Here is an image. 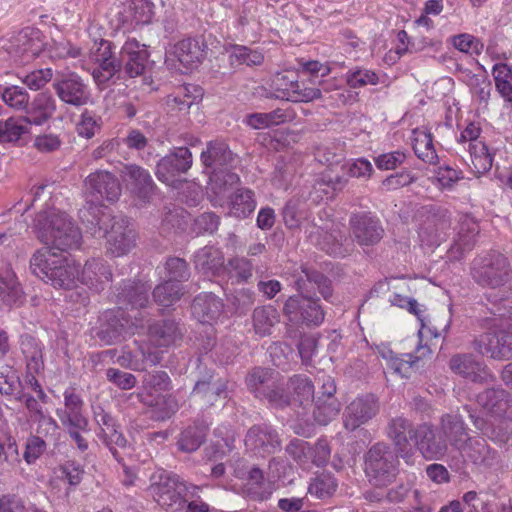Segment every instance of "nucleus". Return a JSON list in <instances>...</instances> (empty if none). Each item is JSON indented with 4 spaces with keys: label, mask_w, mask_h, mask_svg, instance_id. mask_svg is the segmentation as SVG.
Listing matches in <instances>:
<instances>
[{
    "label": "nucleus",
    "mask_w": 512,
    "mask_h": 512,
    "mask_svg": "<svg viewBox=\"0 0 512 512\" xmlns=\"http://www.w3.org/2000/svg\"><path fill=\"white\" fill-rule=\"evenodd\" d=\"M477 402L488 413L512 418V395L503 389H488L477 396Z\"/></svg>",
    "instance_id": "nucleus-22"
},
{
    "label": "nucleus",
    "mask_w": 512,
    "mask_h": 512,
    "mask_svg": "<svg viewBox=\"0 0 512 512\" xmlns=\"http://www.w3.org/2000/svg\"><path fill=\"white\" fill-rule=\"evenodd\" d=\"M166 280L164 282H172L180 284L189 278L187 263L180 258H170L165 264Z\"/></svg>",
    "instance_id": "nucleus-54"
},
{
    "label": "nucleus",
    "mask_w": 512,
    "mask_h": 512,
    "mask_svg": "<svg viewBox=\"0 0 512 512\" xmlns=\"http://www.w3.org/2000/svg\"><path fill=\"white\" fill-rule=\"evenodd\" d=\"M111 276V271L103 260L93 258L88 260L80 270L79 283L99 290L104 283L110 281Z\"/></svg>",
    "instance_id": "nucleus-33"
},
{
    "label": "nucleus",
    "mask_w": 512,
    "mask_h": 512,
    "mask_svg": "<svg viewBox=\"0 0 512 512\" xmlns=\"http://www.w3.org/2000/svg\"><path fill=\"white\" fill-rule=\"evenodd\" d=\"M235 434L228 425H220L214 430L212 442L213 457L218 458L230 452L234 447Z\"/></svg>",
    "instance_id": "nucleus-46"
},
{
    "label": "nucleus",
    "mask_w": 512,
    "mask_h": 512,
    "mask_svg": "<svg viewBox=\"0 0 512 512\" xmlns=\"http://www.w3.org/2000/svg\"><path fill=\"white\" fill-rule=\"evenodd\" d=\"M350 223L355 239L362 246L374 245L383 236L380 221L370 214L354 215Z\"/></svg>",
    "instance_id": "nucleus-19"
},
{
    "label": "nucleus",
    "mask_w": 512,
    "mask_h": 512,
    "mask_svg": "<svg viewBox=\"0 0 512 512\" xmlns=\"http://www.w3.org/2000/svg\"><path fill=\"white\" fill-rule=\"evenodd\" d=\"M123 178L127 185L140 197L146 198L153 189V180L148 171L137 166H125L122 171Z\"/></svg>",
    "instance_id": "nucleus-34"
},
{
    "label": "nucleus",
    "mask_w": 512,
    "mask_h": 512,
    "mask_svg": "<svg viewBox=\"0 0 512 512\" xmlns=\"http://www.w3.org/2000/svg\"><path fill=\"white\" fill-rule=\"evenodd\" d=\"M0 298L8 304H15L23 298L22 287L11 266L0 263Z\"/></svg>",
    "instance_id": "nucleus-32"
},
{
    "label": "nucleus",
    "mask_w": 512,
    "mask_h": 512,
    "mask_svg": "<svg viewBox=\"0 0 512 512\" xmlns=\"http://www.w3.org/2000/svg\"><path fill=\"white\" fill-rule=\"evenodd\" d=\"M448 225L445 221H440L437 224H427L421 228L419 236L422 242L427 245H439L446 239Z\"/></svg>",
    "instance_id": "nucleus-55"
},
{
    "label": "nucleus",
    "mask_w": 512,
    "mask_h": 512,
    "mask_svg": "<svg viewBox=\"0 0 512 512\" xmlns=\"http://www.w3.org/2000/svg\"><path fill=\"white\" fill-rule=\"evenodd\" d=\"M0 96L9 107L15 110H27L29 104V94L20 86H0Z\"/></svg>",
    "instance_id": "nucleus-51"
},
{
    "label": "nucleus",
    "mask_w": 512,
    "mask_h": 512,
    "mask_svg": "<svg viewBox=\"0 0 512 512\" xmlns=\"http://www.w3.org/2000/svg\"><path fill=\"white\" fill-rule=\"evenodd\" d=\"M222 312V300L212 293L200 294L192 303V314L201 323H214Z\"/></svg>",
    "instance_id": "nucleus-28"
},
{
    "label": "nucleus",
    "mask_w": 512,
    "mask_h": 512,
    "mask_svg": "<svg viewBox=\"0 0 512 512\" xmlns=\"http://www.w3.org/2000/svg\"><path fill=\"white\" fill-rule=\"evenodd\" d=\"M204 44L198 39H183L166 51V63L176 67L178 62L185 69L197 67L205 58Z\"/></svg>",
    "instance_id": "nucleus-12"
},
{
    "label": "nucleus",
    "mask_w": 512,
    "mask_h": 512,
    "mask_svg": "<svg viewBox=\"0 0 512 512\" xmlns=\"http://www.w3.org/2000/svg\"><path fill=\"white\" fill-rule=\"evenodd\" d=\"M62 145L60 136L53 132H44L34 137L32 146L42 154L53 153Z\"/></svg>",
    "instance_id": "nucleus-56"
},
{
    "label": "nucleus",
    "mask_w": 512,
    "mask_h": 512,
    "mask_svg": "<svg viewBox=\"0 0 512 512\" xmlns=\"http://www.w3.org/2000/svg\"><path fill=\"white\" fill-rule=\"evenodd\" d=\"M279 322V314L273 306L258 307L253 312V326L256 334L267 336L276 323Z\"/></svg>",
    "instance_id": "nucleus-43"
},
{
    "label": "nucleus",
    "mask_w": 512,
    "mask_h": 512,
    "mask_svg": "<svg viewBox=\"0 0 512 512\" xmlns=\"http://www.w3.org/2000/svg\"><path fill=\"white\" fill-rule=\"evenodd\" d=\"M201 161L206 167L213 169L209 177V190L213 195L225 196L228 186H235L239 182V176L228 169L233 155L225 143L210 142L201 153Z\"/></svg>",
    "instance_id": "nucleus-5"
},
{
    "label": "nucleus",
    "mask_w": 512,
    "mask_h": 512,
    "mask_svg": "<svg viewBox=\"0 0 512 512\" xmlns=\"http://www.w3.org/2000/svg\"><path fill=\"white\" fill-rule=\"evenodd\" d=\"M40 36L38 29L26 27L11 38L8 50L16 56L34 58L42 51L43 43Z\"/></svg>",
    "instance_id": "nucleus-20"
},
{
    "label": "nucleus",
    "mask_w": 512,
    "mask_h": 512,
    "mask_svg": "<svg viewBox=\"0 0 512 512\" xmlns=\"http://www.w3.org/2000/svg\"><path fill=\"white\" fill-rule=\"evenodd\" d=\"M339 411L340 404L335 397H330L329 401L318 397L314 417L319 424L326 425L338 415Z\"/></svg>",
    "instance_id": "nucleus-52"
},
{
    "label": "nucleus",
    "mask_w": 512,
    "mask_h": 512,
    "mask_svg": "<svg viewBox=\"0 0 512 512\" xmlns=\"http://www.w3.org/2000/svg\"><path fill=\"white\" fill-rule=\"evenodd\" d=\"M244 443L248 450L263 456L275 452L280 447L278 434L266 424L250 428Z\"/></svg>",
    "instance_id": "nucleus-17"
},
{
    "label": "nucleus",
    "mask_w": 512,
    "mask_h": 512,
    "mask_svg": "<svg viewBox=\"0 0 512 512\" xmlns=\"http://www.w3.org/2000/svg\"><path fill=\"white\" fill-rule=\"evenodd\" d=\"M64 408H58L56 414L67 428L87 430L88 420L83 415L84 402L74 388L64 391Z\"/></svg>",
    "instance_id": "nucleus-16"
},
{
    "label": "nucleus",
    "mask_w": 512,
    "mask_h": 512,
    "mask_svg": "<svg viewBox=\"0 0 512 512\" xmlns=\"http://www.w3.org/2000/svg\"><path fill=\"white\" fill-rule=\"evenodd\" d=\"M34 226L39 240L52 250L66 251L80 245L81 233L65 212L55 208L41 211Z\"/></svg>",
    "instance_id": "nucleus-3"
},
{
    "label": "nucleus",
    "mask_w": 512,
    "mask_h": 512,
    "mask_svg": "<svg viewBox=\"0 0 512 512\" xmlns=\"http://www.w3.org/2000/svg\"><path fill=\"white\" fill-rule=\"evenodd\" d=\"M31 125L26 116L10 117L2 121V143L17 142L30 132Z\"/></svg>",
    "instance_id": "nucleus-44"
},
{
    "label": "nucleus",
    "mask_w": 512,
    "mask_h": 512,
    "mask_svg": "<svg viewBox=\"0 0 512 512\" xmlns=\"http://www.w3.org/2000/svg\"><path fill=\"white\" fill-rule=\"evenodd\" d=\"M388 436L394 442L400 456L405 459L407 463H411V446L409 439L415 440V430L412 424L402 417H397L391 420L388 426Z\"/></svg>",
    "instance_id": "nucleus-23"
},
{
    "label": "nucleus",
    "mask_w": 512,
    "mask_h": 512,
    "mask_svg": "<svg viewBox=\"0 0 512 512\" xmlns=\"http://www.w3.org/2000/svg\"><path fill=\"white\" fill-rule=\"evenodd\" d=\"M53 87L58 97L67 104L82 106L89 101L88 88L76 73L58 76L53 83Z\"/></svg>",
    "instance_id": "nucleus-14"
},
{
    "label": "nucleus",
    "mask_w": 512,
    "mask_h": 512,
    "mask_svg": "<svg viewBox=\"0 0 512 512\" xmlns=\"http://www.w3.org/2000/svg\"><path fill=\"white\" fill-rule=\"evenodd\" d=\"M345 80L352 89L367 85H377L382 82L380 76L375 71L363 67L349 70L345 74Z\"/></svg>",
    "instance_id": "nucleus-47"
},
{
    "label": "nucleus",
    "mask_w": 512,
    "mask_h": 512,
    "mask_svg": "<svg viewBox=\"0 0 512 512\" xmlns=\"http://www.w3.org/2000/svg\"><path fill=\"white\" fill-rule=\"evenodd\" d=\"M228 192L225 196L214 195L215 204L222 205L225 198H229L230 214L237 218L249 216L256 208L254 194L248 189H237L233 194L231 190L234 186H228Z\"/></svg>",
    "instance_id": "nucleus-27"
},
{
    "label": "nucleus",
    "mask_w": 512,
    "mask_h": 512,
    "mask_svg": "<svg viewBox=\"0 0 512 512\" xmlns=\"http://www.w3.org/2000/svg\"><path fill=\"white\" fill-rule=\"evenodd\" d=\"M139 350L142 354V361L137 359L130 351L123 352L117 358V363L128 369L141 371L145 369L144 363L149 365H156L161 360V353L158 350H151L150 346H140Z\"/></svg>",
    "instance_id": "nucleus-38"
},
{
    "label": "nucleus",
    "mask_w": 512,
    "mask_h": 512,
    "mask_svg": "<svg viewBox=\"0 0 512 512\" xmlns=\"http://www.w3.org/2000/svg\"><path fill=\"white\" fill-rule=\"evenodd\" d=\"M448 441L473 462L485 457L488 447L483 439L468 437L464 422L458 415L442 418L440 430L421 425L415 430V444L426 459H441L447 452Z\"/></svg>",
    "instance_id": "nucleus-1"
},
{
    "label": "nucleus",
    "mask_w": 512,
    "mask_h": 512,
    "mask_svg": "<svg viewBox=\"0 0 512 512\" xmlns=\"http://www.w3.org/2000/svg\"><path fill=\"white\" fill-rule=\"evenodd\" d=\"M246 491L255 500H264L267 498L264 490V477L260 469L254 467L250 470Z\"/></svg>",
    "instance_id": "nucleus-58"
},
{
    "label": "nucleus",
    "mask_w": 512,
    "mask_h": 512,
    "mask_svg": "<svg viewBox=\"0 0 512 512\" xmlns=\"http://www.w3.org/2000/svg\"><path fill=\"white\" fill-rule=\"evenodd\" d=\"M461 172L450 167L440 166L432 179V182L442 189L451 188L459 179H461Z\"/></svg>",
    "instance_id": "nucleus-62"
},
{
    "label": "nucleus",
    "mask_w": 512,
    "mask_h": 512,
    "mask_svg": "<svg viewBox=\"0 0 512 512\" xmlns=\"http://www.w3.org/2000/svg\"><path fill=\"white\" fill-rule=\"evenodd\" d=\"M286 451L288 454L297 461L300 465H305L310 461L312 455V447L310 444L303 440H293L287 446Z\"/></svg>",
    "instance_id": "nucleus-63"
},
{
    "label": "nucleus",
    "mask_w": 512,
    "mask_h": 512,
    "mask_svg": "<svg viewBox=\"0 0 512 512\" xmlns=\"http://www.w3.org/2000/svg\"><path fill=\"white\" fill-rule=\"evenodd\" d=\"M97 65L98 66L92 71V76L98 85L105 84L109 81L120 68V63L115 57L100 62Z\"/></svg>",
    "instance_id": "nucleus-59"
},
{
    "label": "nucleus",
    "mask_w": 512,
    "mask_h": 512,
    "mask_svg": "<svg viewBox=\"0 0 512 512\" xmlns=\"http://www.w3.org/2000/svg\"><path fill=\"white\" fill-rule=\"evenodd\" d=\"M322 90L314 87H305L298 81H290L289 88L284 92L288 101L292 102H310L321 97Z\"/></svg>",
    "instance_id": "nucleus-50"
},
{
    "label": "nucleus",
    "mask_w": 512,
    "mask_h": 512,
    "mask_svg": "<svg viewBox=\"0 0 512 512\" xmlns=\"http://www.w3.org/2000/svg\"><path fill=\"white\" fill-rule=\"evenodd\" d=\"M431 350L426 345H418L415 355L404 354L402 357H398L392 351H387L382 354L383 358L387 361V365L395 373L402 377H408L409 371L415 365V363L425 357L430 356Z\"/></svg>",
    "instance_id": "nucleus-31"
},
{
    "label": "nucleus",
    "mask_w": 512,
    "mask_h": 512,
    "mask_svg": "<svg viewBox=\"0 0 512 512\" xmlns=\"http://www.w3.org/2000/svg\"><path fill=\"white\" fill-rule=\"evenodd\" d=\"M412 146L416 156L423 162L435 165L438 162L432 134L425 128L413 130Z\"/></svg>",
    "instance_id": "nucleus-35"
},
{
    "label": "nucleus",
    "mask_w": 512,
    "mask_h": 512,
    "mask_svg": "<svg viewBox=\"0 0 512 512\" xmlns=\"http://www.w3.org/2000/svg\"><path fill=\"white\" fill-rule=\"evenodd\" d=\"M397 456L383 443L370 448L365 461V473L374 486L385 487L397 475Z\"/></svg>",
    "instance_id": "nucleus-9"
},
{
    "label": "nucleus",
    "mask_w": 512,
    "mask_h": 512,
    "mask_svg": "<svg viewBox=\"0 0 512 512\" xmlns=\"http://www.w3.org/2000/svg\"><path fill=\"white\" fill-rule=\"evenodd\" d=\"M178 336V327L173 321H163L149 327V339L157 347L169 346Z\"/></svg>",
    "instance_id": "nucleus-42"
},
{
    "label": "nucleus",
    "mask_w": 512,
    "mask_h": 512,
    "mask_svg": "<svg viewBox=\"0 0 512 512\" xmlns=\"http://www.w3.org/2000/svg\"><path fill=\"white\" fill-rule=\"evenodd\" d=\"M31 272L56 289L71 290L78 287L79 265L61 252L49 247L37 250L30 259Z\"/></svg>",
    "instance_id": "nucleus-2"
},
{
    "label": "nucleus",
    "mask_w": 512,
    "mask_h": 512,
    "mask_svg": "<svg viewBox=\"0 0 512 512\" xmlns=\"http://www.w3.org/2000/svg\"><path fill=\"white\" fill-rule=\"evenodd\" d=\"M56 100L49 92L38 93L28 104L26 117L32 125L41 126L56 112Z\"/></svg>",
    "instance_id": "nucleus-29"
},
{
    "label": "nucleus",
    "mask_w": 512,
    "mask_h": 512,
    "mask_svg": "<svg viewBox=\"0 0 512 512\" xmlns=\"http://www.w3.org/2000/svg\"><path fill=\"white\" fill-rule=\"evenodd\" d=\"M170 388V379L166 372L148 374L143 379L138 397L142 403L153 408L152 417L156 420L170 418L178 409L174 398L164 393Z\"/></svg>",
    "instance_id": "nucleus-8"
},
{
    "label": "nucleus",
    "mask_w": 512,
    "mask_h": 512,
    "mask_svg": "<svg viewBox=\"0 0 512 512\" xmlns=\"http://www.w3.org/2000/svg\"><path fill=\"white\" fill-rule=\"evenodd\" d=\"M337 486V481L332 474L321 473L311 480L308 493L318 499H326L335 493Z\"/></svg>",
    "instance_id": "nucleus-45"
},
{
    "label": "nucleus",
    "mask_w": 512,
    "mask_h": 512,
    "mask_svg": "<svg viewBox=\"0 0 512 512\" xmlns=\"http://www.w3.org/2000/svg\"><path fill=\"white\" fill-rule=\"evenodd\" d=\"M379 411V404L373 395H364L352 400L343 414L344 427L354 431L368 423Z\"/></svg>",
    "instance_id": "nucleus-13"
},
{
    "label": "nucleus",
    "mask_w": 512,
    "mask_h": 512,
    "mask_svg": "<svg viewBox=\"0 0 512 512\" xmlns=\"http://www.w3.org/2000/svg\"><path fill=\"white\" fill-rule=\"evenodd\" d=\"M193 393L194 395H202L210 404H213L216 397H227L226 385L222 382L211 383L199 381L196 383Z\"/></svg>",
    "instance_id": "nucleus-57"
},
{
    "label": "nucleus",
    "mask_w": 512,
    "mask_h": 512,
    "mask_svg": "<svg viewBox=\"0 0 512 512\" xmlns=\"http://www.w3.org/2000/svg\"><path fill=\"white\" fill-rule=\"evenodd\" d=\"M150 287L144 283H133L125 287L121 296L132 308H143L148 302Z\"/></svg>",
    "instance_id": "nucleus-53"
},
{
    "label": "nucleus",
    "mask_w": 512,
    "mask_h": 512,
    "mask_svg": "<svg viewBox=\"0 0 512 512\" xmlns=\"http://www.w3.org/2000/svg\"><path fill=\"white\" fill-rule=\"evenodd\" d=\"M294 117L292 111L277 108L267 113H251L246 115L243 123L255 130L272 128L291 121Z\"/></svg>",
    "instance_id": "nucleus-30"
},
{
    "label": "nucleus",
    "mask_w": 512,
    "mask_h": 512,
    "mask_svg": "<svg viewBox=\"0 0 512 512\" xmlns=\"http://www.w3.org/2000/svg\"><path fill=\"white\" fill-rule=\"evenodd\" d=\"M224 265V257L218 248L209 246L195 254V267L205 275L216 274Z\"/></svg>",
    "instance_id": "nucleus-37"
},
{
    "label": "nucleus",
    "mask_w": 512,
    "mask_h": 512,
    "mask_svg": "<svg viewBox=\"0 0 512 512\" xmlns=\"http://www.w3.org/2000/svg\"><path fill=\"white\" fill-rule=\"evenodd\" d=\"M86 227L93 230L95 235L105 237L107 251L113 256H123L135 246L134 228L124 217H111L110 213H102L94 225Z\"/></svg>",
    "instance_id": "nucleus-7"
},
{
    "label": "nucleus",
    "mask_w": 512,
    "mask_h": 512,
    "mask_svg": "<svg viewBox=\"0 0 512 512\" xmlns=\"http://www.w3.org/2000/svg\"><path fill=\"white\" fill-rule=\"evenodd\" d=\"M478 232L479 226L475 219L468 215L462 216L459 221V229L452 249L460 254L472 249L476 242Z\"/></svg>",
    "instance_id": "nucleus-36"
},
{
    "label": "nucleus",
    "mask_w": 512,
    "mask_h": 512,
    "mask_svg": "<svg viewBox=\"0 0 512 512\" xmlns=\"http://www.w3.org/2000/svg\"><path fill=\"white\" fill-rule=\"evenodd\" d=\"M198 486L187 485L180 478L164 470L154 473L151 477L149 492L153 499L166 510L173 512L185 507L188 496H194Z\"/></svg>",
    "instance_id": "nucleus-6"
},
{
    "label": "nucleus",
    "mask_w": 512,
    "mask_h": 512,
    "mask_svg": "<svg viewBox=\"0 0 512 512\" xmlns=\"http://www.w3.org/2000/svg\"><path fill=\"white\" fill-rule=\"evenodd\" d=\"M289 395H282L280 391H272L269 395L271 402L278 406L290 404L292 401L303 405L309 402L314 396V386L305 376H294L288 384Z\"/></svg>",
    "instance_id": "nucleus-18"
},
{
    "label": "nucleus",
    "mask_w": 512,
    "mask_h": 512,
    "mask_svg": "<svg viewBox=\"0 0 512 512\" xmlns=\"http://www.w3.org/2000/svg\"><path fill=\"white\" fill-rule=\"evenodd\" d=\"M206 435L204 425H194L185 429L178 440V446L182 451L193 452L202 444Z\"/></svg>",
    "instance_id": "nucleus-49"
},
{
    "label": "nucleus",
    "mask_w": 512,
    "mask_h": 512,
    "mask_svg": "<svg viewBox=\"0 0 512 512\" xmlns=\"http://www.w3.org/2000/svg\"><path fill=\"white\" fill-rule=\"evenodd\" d=\"M406 153L403 150H396L378 155L375 165L380 170H394L404 163Z\"/></svg>",
    "instance_id": "nucleus-60"
},
{
    "label": "nucleus",
    "mask_w": 512,
    "mask_h": 512,
    "mask_svg": "<svg viewBox=\"0 0 512 512\" xmlns=\"http://www.w3.org/2000/svg\"><path fill=\"white\" fill-rule=\"evenodd\" d=\"M183 294L184 290L181 284L172 282H164L158 285L153 291L155 301L163 307L172 306Z\"/></svg>",
    "instance_id": "nucleus-48"
},
{
    "label": "nucleus",
    "mask_w": 512,
    "mask_h": 512,
    "mask_svg": "<svg viewBox=\"0 0 512 512\" xmlns=\"http://www.w3.org/2000/svg\"><path fill=\"white\" fill-rule=\"evenodd\" d=\"M21 350L26 359L27 376L26 384L37 393V396L45 401L46 394L44 393L41 385L35 378V374L42 371L43 363V345L34 337L30 335L21 336Z\"/></svg>",
    "instance_id": "nucleus-11"
},
{
    "label": "nucleus",
    "mask_w": 512,
    "mask_h": 512,
    "mask_svg": "<svg viewBox=\"0 0 512 512\" xmlns=\"http://www.w3.org/2000/svg\"><path fill=\"white\" fill-rule=\"evenodd\" d=\"M451 370L473 382H487L492 379V375L486 367L478 361H475L470 354L455 355L450 360Z\"/></svg>",
    "instance_id": "nucleus-26"
},
{
    "label": "nucleus",
    "mask_w": 512,
    "mask_h": 512,
    "mask_svg": "<svg viewBox=\"0 0 512 512\" xmlns=\"http://www.w3.org/2000/svg\"><path fill=\"white\" fill-rule=\"evenodd\" d=\"M229 63L233 67L241 65L257 66L261 65L264 60L263 54L244 45H230L227 47Z\"/></svg>",
    "instance_id": "nucleus-39"
},
{
    "label": "nucleus",
    "mask_w": 512,
    "mask_h": 512,
    "mask_svg": "<svg viewBox=\"0 0 512 512\" xmlns=\"http://www.w3.org/2000/svg\"><path fill=\"white\" fill-rule=\"evenodd\" d=\"M193 163L192 153L186 147L175 148L173 152L159 160L156 166V176L159 181L168 186L176 187L178 176L187 172Z\"/></svg>",
    "instance_id": "nucleus-10"
},
{
    "label": "nucleus",
    "mask_w": 512,
    "mask_h": 512,
    "mask_svg": "<svg viewBox=\"0 0 512 512\" xmlns=\"http://www.w3.org/2000/svg\"><path fill=\"white\" fill-rule=\"evenodd\" d=\"M52 76V69L44 68L25 74L20 79L28 88L36 91L44 87L52 79Z\"/></svg>",
    "instance_id": "nucleus-61"
},
{
    "label": "nucleus",
    "mask_w": 512,
    "mask_h": 512,
    "mask_svg": "<svg viewBox=\"0 0 512 512\" xmlns=\"http://www.w3.org/2000/svg\"><path fill=\"white\" fill-rule=\"evenodd\" d=\"M473 278L482 286L496 288L508 281V263L506 258L498 256L492 263L473 268Z\"/></svg>",
    "instance_id": "nucleus-21"
},
{
    "label": "nucleus",
    "mask_w": 512,
    "mask_h": 512,
    "mask_svg": "<svg viewBox=\"0 0 512 512\" xmlns=\"http://www.w3.org/2000/svg\"><path fill=\"white\" fill-rule=\"evenodd\" d=\"M471 158L470 169L476 176L488 172L492 167L493 156L483 141H476L469 144Z\"/></svg>",
    "instance_id": "nucleus-40"
},
{
    "label": "nucleus",
    "mask_w": 512,
    "mask_h": 512,
    "mask_svg": "<svg viewBox=\"0 0 512 512\" xmlns=\"http://www.w3.org/2000/svg\"><path fill=\"white\" fill-rule=\"evenodd\" d=\"M506 338L504 333H485L475 340V349L480 354L493 359H510L512 358V348L507 344Z\"/></svg>",
    "instance_id": "nucleus-24"
},
{
    "label": "nucleus",
    "mask_w": 512,
    "mask_h": 512,
    "mask_svg": "<svg viewBox=\"0 0 512 512\" xmlns=\"http://www.w3.org/2000/svg\"><path fill=\"white\" fill-rule=\"evenodd\" d=\"M284 313L290 320H302L307 324L319 325L324 320L318 301L304 296L289 297L284 305Z\"/></svg>",
    "instance_id": "nucleus-15"
},
{
    "label": "nucleus",
    "mask_w": 512,
    "mask_h": 512,
    "mask_svg": "<svg viewBox=\"0 0 512 512\" xmlns=\"http://www.w3.org/2000/svg\"><path fill=\"white\" fill-rule=\"evenodd\" d=\"M121 187L114 175L107 171L89 174L84 181L83 196L85 205L79 211V217L86 226L94 225L102 213H109L103 207V201H115L119 198Z\"/></svg>",
    "instance_id": "nucleus-4"
},
{
    "label": "nucleus",
    "mask_w": 512,
    "mask_h": 512,
    "mask_svg": "<svg viewBox=\"0 0 512 512\" xmlns=\"http://www.w3.org/2000/svg\"><path fill=\"white\" fill-rule=\"evenodd\" d=\"M107 379L122 390H130L137 383L136 377L128 372L116 368H109L106 371Z\"/></svg>",
    "instance_id": "nucleus-64"
},
{
    "label": "nucleus",
    "mask_w": 512,
    "mask_h": 512,
    "mask_svg": "<svg viewBox=\"0 0 512 512\" xmlns=\"http://www.w3.org/2000/svg\"><path fill=\"white\" fill-rule=\"evenodd\" d=\"M119 315L116 317L114 324H111L105 330H102L101 333L102 339L106 341L107 344H111L119 339L123 334H132L134 333V328H137L139 325L137 323L136 314L128 315V318L124 317V312L118 311Z\"/></svg>",
    "instance_id": "nucleus-41"
},
{
    "label": "nucleus",
    "mask_w": 512,
    "mask_h": 512,
    "mask_svg": "<svg viewBox=\"0 0 512 512\" xmlns=\"http://www.w3.org/2000/svg\"><path fill=\"white\" fill-rule=\"evenodd\" d=\"M121 57L125 62V72L130 77H137L143 74L149 53L145 45L136 39H128L121 49Z\"/></svg>",
    "instance_id": "nucleus-25"
}]
</instances>
